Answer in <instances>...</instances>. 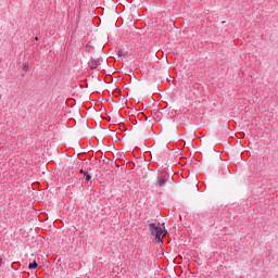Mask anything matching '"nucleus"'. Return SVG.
Masks as SVG:
<instances>
[{"label":"nucleus","instance_id":"nucleus-1","mask_svg":"<svg viewBox=\"0 0 278 278\" xmlns=\"http://www.w3.org/2000/svg\"><path fill=\"white\" fill-rule=\"evenodd\" d=\"M149 229L151 235L155 237L156 242L162 244V238L166 236V228L162 227V224L152 223L149 225Z\"/></svg>","mask_w":278,"mask_h":278},{"label":"nucleus","instance_id":"nucleus-2","mask_svg":"<svg viewBox=\"0 0 278 278\" xmlns=\"http://www.w3.org/2000/svg\"><path fill=\"white\" fill-rule=\"evenodd\" d=\"M101 66V59H91L89 61V68L94 70Z\"/></svg>","mask_w":278,"mask_h":278},{"label":"nucleus","instance_id":"nucleus-3","mask_svg":"<svg viewBox=\"0 0 278 278\" xmlns=\"http://www.w3.org/2000/svg\"><path fill=\"white\" fill-rule=\"evenodd\" d=\"M156 186H160L161 188H164L166 186V180L164 178H161L156 181Z\"/></svg>","mask_w":278,"mask_h":278},{"label":"nucleus","instance_id":"nucleus-4","mask_svg":"<svg viewBox=\"0 0 278 278\" xmlns=\"http://www.w3.org/2000/svg\"><path fill=\"white\" fill-rule=\"evenodd\" d=\"M28 268L30 270H34V269L38 268V263H36V261H34L33 263H29Z\"/></svg>","mask_w":278,"mask_h":278},{"label":"nucleus","instance_id":"nucleus-5","mask_svg":"<svg viewBox=\"0 0 278 278\" xmlns=\"http://www.w3.org/2000/svg\"><path fill=\"white\" fill-rule=\"evenodd\" d=\"M85 179L86 181H90V179H92V176H90L88 172H85Z\"/></svg>","mask_w":278,"mask_h":278},{"label":"nucleus","instance_id":"nucleus-6","mask_svg":"<svg viewBox=\"0 0 278 278\" xmlns=\"http://www.w3.org/2000/svg\"><path fill=\"white\" fill-rule=\"evenodd\" d=\"M27 68H29V63L28 62H24L23 63V71H27Z\"/></svg>","mask_w":278,"mask_h":278},{"label":"nucleus","instance_id":"nucleus-7","mask_svg":"<svg viewBox=\"0 0 278 278\" xmlns=\"http://www.w3.org/2000/svg\"><path fill=\"white\" fill-rule=\"evenodd\" d=\"M118 55L123 56V55H125V53L123 51H118Z\"/></svg>","mask_w":278,"mask_h":278},{"label":"nucleus","instance_id":"nucleus-8","mask_svg":"<svg viewBox=\"0 0 278 278\" xmlns=\"http://www.w3.org/2000/svg\"><path fill=\"white\" fill-rule=\"evenodd\" d=\"M80 173H83L84 175H86V172L84 169H80Z\"/></svg>","mask_w":278,"mask_h":278},{"label":"nucleus","instance_id":"nucleus-9","mask_svg":"<svg viewBox=\"0 0 278 278\" xmlns=\"http://www.w3.org/2000/svg\"><path fill=\"white\" fill-rule=\"evenodd\" d=\"M3 260L0 257V264H2Z\"/></svg>","mask_w":278,"mask_h":278},{"label":"nucleus","instance_id":"nucleus-10","mask_svg":"<svg viewBox=\"0 0 278 278\" xmlns=\"http://www.w3.org/2000/svg\"><path fill=\"white\" fill-rule=\"evenodd\" d=\"M161 227H164V224Z\"/></svg>","mask_w":278,"mask_h":278}]
</instances>
